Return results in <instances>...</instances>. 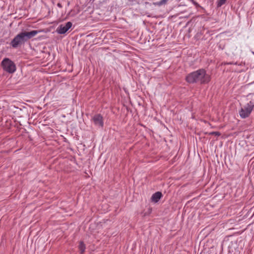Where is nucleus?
<instances>
[{
    "mask_svg": "<svg viewBox=\"0 0 254 254\" xmlns=\"http://www.w3.org/2000/svg\"><path fill=\"white\" fill-rule=\"evenodd\" d=\"M189 83H200L205 84L210 80V76L204 69L201 68L189 73L186 78Z\"/></svg>",
    "mask_w": 254,
    "mask_h": 254,
    "instance_id": "obj_1",
    "label": "nucleus"
},
{
    "mask_svg": "<svg viewBox=\"0 0 254 254\" xmlns=\"http://www.w3.org/2000/svg\"><path fill=\"white\" fill-rule=\"evenodd\" d=\"M39 32V31L37 30L21 32L13 38L11 41L10 44L13 48H16L19 46L24 44L29 39L35 36Z\"/></svg>",
    "mask_w": 254,
    "mask_h": 254,
    "instance_id": "obj_2",
    "label": "nucleus"
},
{
    "mask_svg": "<svg viewBox=\"0 0 254 254\" xmlns=\"http://www.w3.org/2000/svg\"><path fill=\"white\" fill-rule=\"evenodd\" d=\"M3 69L9 73H12L16 70L15 64L8 58H4L1 62Z\"/></svg>",
    "mask_w": 254,
    "mask_h": 254,
    "instance_id": "obj_3",
    "label": "nucleus"
},
{
    "mask_svg": "<svg viewBox=\"0 0 254 254\" xmlns=\"http://www.w3.org/2000/svg\"><path fill=\"white\" fill-rule=\"evenodd\" d=\"M71 22H67L65 24L60 25L56 29V32L60 34L65 33L72 26Z\"/></svg>",
    "mask_w": 254,
    "mask_h": 254,
    "instance_id": "obj_4",
    "label": "nucleus"
},
{
    "mask_svg": "<svg viewBox=\"0 0 254 254\" xmlns=\"http://www.w3.org/2000/svg\"><path fill=\"white\" fill-rule=\"evenodd\" d=\"M93 120L96 126H98L100 127H103L104 122L103 117L100 114L95 115L93 118Z\"/></svg>",
    "mask_w": 254,
    "mask_h": 254,
    "instance_id": "obj_5",
    "label": "nucleus"
},
{
    "mask_svg": "<svg viewBox=\"0 0 254 254\" xmlns=\"http://www.w3.org/2000/svg\"><path fill=\"white\" fill-rule=\"evenodd\" d=\"M163 196L162 193L160 191H157L152 195L151 200L154 203L158 202L161 198Z\"/></svg>",
    "mask_w": 254,
    "mask_h": 254,
    "instance_id": "obj_6",
    "label": "nucleus"
},
{
    "mask_svg": "<svg viewBox=\"0 0 254 254\" xmlns=\"http://www.w3.org/2000/svg\"><path fill=\"white\" fill-rule=\"evenodd\" d=\"M78 248L80 252V253L81 254H83L84 253L85 248H86L85 245L83 242H82V241L80 242L79 245L78 246Z\"/></svg>",
    "mask_w": 254,
    "mask_h": 254,
    "instance_id": "obj_7",
    "label": "nucleus"
},
{
    "mask_svg": "<svg viewBox=\"0 0 254 254\" xmlns=\"http://www.w3.org/2000/svg\"><path fill=\"white\" fill-rule=\"evenodd\" d=\"M254 107V104L252 102H250L246 107V111H252Z\"/></svg>",
    "mask_w": 254,
    "mask_h": 254,
    "instance_id": "obj_8",
    "label": "nucleus"
},
{
    "mask_svg": "<svg viewBox=\"0 0 254 254\" xmlns=\"http://www.w3.org/2000/svg\"><path fill=\"white\" fill-rule=\"evenodd\" d=\"M251 112H240V115L243 119L248 117Z\"/></svg>",
    "mask_w": 254,
    "mask_h": 254,
    "instance_id": "obj_9",
    "label": "nucleus"
},
{
    "mask_svg": "<svg viewBox=\"0 0 254 254\" xmlns=\"http://www.w3.org/2000/svg\"><path fill=\"white\" fill-rule=\"evenodd\" d=\"M226 0H219L217 2V6L218 7H221L222 5L225 3Z\"/></svg>",
    "mask_w": 254,
    "mask_h": 254,
    "instance_id": "obj_10",
    "label": "nucleus"
},
{
    "mask_svg": "<svg viewBox=\"0 0 254 254\" xmlns=\"http://www.w3.org/2000/svg\"><path fill=\"white\" fill-rule=\"evenodd\" d=\"M168 0H161L160 1L157 2V4L158 5H162L163 4H164L166 3Z\"/></svg>",
    "mask_w": 254,
    "mask_h": 254,
    "instance_id": "obj_11",
    "label": "nucleus"
},
{
    "mask_svg": "<svg viewBox=\"0 0 254 254\" xmlns=\"http://www.w3.org/2000/svg\"><path fill=\"white\" fill-rule=\"evenodd\" d=\"M210 134H211V135H215L216 136H220L221 135V133L218 132V131H213V132H211L209 133Z\"/></svg>",
    "mask_w": 254,
    "mask_h": 254,
    "instance_id": "obj_12",
    "label": "nucleus"
},
{
    "mask_svg": "<svg viewBox=\"0 0 254 254\" xmlns=\"http://www.w3.org/2000/svg\"><path fill=\"white\" fill-rule=\"evenodd\" d=\"M58 6L60 7H62V4L60 3H58Z\"/></svg>",
    "mask_w": 254,
    "mask_h": 254,
    "instance_id": "obj_13",
    "label": "nucleus"
},
{
    "mask_svg": "<svg viewBox=\"0 0 254 254\" xmlns=\"http://www.w3.org/2000/svg\"><path fill=\"white\" fill-rule=\"evenodd\" d=\"M241 111L243 112L244 111V110L243 109H241Z\"/></svg>",
    "mask_w": 254,
    "mask_h": 254,
    "instance_id": "obj_14",
    "label": "nucleus"
}]
</instances>
